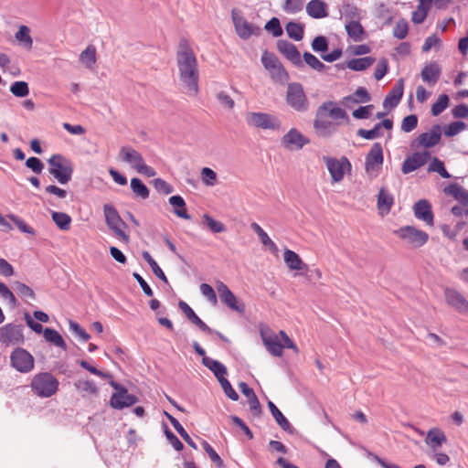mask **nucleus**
<instances>
[{
	"label": "nucleus",
	"mask_w": 468,
	"mask_h": 468,
	"mask_svg": "<svg viewBox=\"0 0 468 468\" xmlns=\"http://www.w3.org/2000/svg\"><path fill=\"white\" fill-rule=\"evenodd\" d=\"M179 79L189 95L198 92V65L192 47L186 38H181L176 51Z\"/></svg>",
	"instance_id": "f257e3e1"
},
{
	"label": "nucleus",
	"mask_w": 468,
	"mask_h": 468,
	"mask_svg": "<svg viewBox=\"0 0 468 468\" xmlns=\"http://www.w3.org/2000/svg\"><path fill=\"white\" fill-rule=\"evenodd\" d=\"M326 117L335 121L345 120L346 122H349V117L344 109L338 107L335 101H324L318 107L314 121V128L318 136L330 137L337 131L339 123L327 121L325 120Z\"/></svg>",
	"instance_id": "f03ea898"
},
{
	"label": "nucleus",
	"mask_w": 468,
	"mask_h": 468,
	"mask_svg": "<svg viewBox=\"0 0 468 468\" xmlns=\"http://www.w3.org/2000/svg\"><path fill=\"white\" fill-rule=\"evenodd\" d=\"M58 380L50 372L36 374L30 383L31 390L39 398H50L58 389Z\"/></svg>",
	"instance_id": "7ed1b4c3"
},
{
	"label": "nucleus",
	"mask_w": 468,
	"mask_h": 468,
	"mask_svg": "<svg viewBox=\"0 0 468 468\" xmlns=\"http://www.w3.org/2000/svg\"><path fill=\"white\" fill-rule=\"evenodd\" d=\"M49 165L48 172L52 175L59 184H68L72 177L73 166L70 160L64 157L62 154H56L49 157L48 160Z\"/></svg>",
	"instance_id": "20e7f679"
},
{
	"label": "nucleus",
	"mask_w": 468,
	"mask_h": 468,
	"mask_svg": "<svg viewBox=\"0 0 468 468\" xmlns=\"http://www.w3.org/2000/svg\"><path fill=\"white\" fill-rule=\"evenodd\" d=\"M285 101L287 105L297 112H306L310 109V101L303 86L299 82H291L287 86Z\"/></svg>",
	"instance_id": "39448f33"
},
{
	"label": "nucleus",
	"mask_w": 468,
	"mask_h": 468,
	"mask_svg": "<svg viewBox=\"0 0 468 468\" xmlns=\"http://www.w3.org/2000/svg\"><path fill=\"white\" fill-rule=\"evenodd\" d=\"M109 384L115 390L110 399V406L112 409L122 410L138 402V398L135 395L130 394L124 386L114 381L112 378L110 379Z\"/></svg>",
	"instance_id": "423d86ee"
},
{
	"label": "nucleus",
	"mask_w": 468,
	"mask_h": 468,
	"mask_svg": "<svg viewBox=\"0 0 468 468\" xmlns=\"http://www.w3.org/2000/svg\"><path fill=\"white\" fill-rule=\"evenodd\" d=\"M105 222L107 226L118 236L125 244L129 243L130 237L122 229L126 228V223L120 217L117 209L111 204L103 206Z\"/></svg>",
	"instance_id": "0eeeda50"
},
{
	"label": "nucleus",
	"mask_w": 468,
	"mask_h": 468,
	"mask_svg": "<svg viewBox=\"0 0 468 468\" xmlns=\"http://www.w3.org/2000/svg\"><path fill=\"white\" fill-rule=\"evenodd\" d=\"M246 122L249 126L265 130H280L282 127V122L278 117L265 112H248Z\"/></svg>",
	"instance_id": "6e6552de"
},
{
	"label": "nucleus",
	"mask_w": 468,
	"mask_h": 468,
	"mask_svg": "<svg viewBox=\"0 0 468 468\" xmlns=\"http://www.w3.org/2000/svg\"><path fill=\"white\" fill-rule=\"evenodd\" d=\"M11 366L20 373H28L34 368L35 359L25 348L16 347L10 355Z\"/></svg>",
	"instance_id": "1a4fd4ad"
},
{
	"label": "nucleus",
	"mask_w": 468,
	"mask_h": 468,
	"mask_svg": "<svg viewBox=\"0 0 468 468\" xmlns=\"http://www.w3.org/2000/svg\"><path fill=\"white\" fill-rule=\"evenodd\" d=\"M25 342L23 325L9 323L0 327V343L5 346L22 345Z\"/></svg>",
	"instance_id": "9d476101"
},
{
	"label": "nucleus",
	"mask_w": 468,
	"mask_h": 468,
	"mask_svg": "<svg viewBox=\"0 0 468 468\" xmlns=\"http://www.w3.org/2000/svg\"><path fill=\"white\" fill-rule=\"evenodd\" d=\"M394 233L415 248L421 247L429 239V235L425 231L417 229L412 226L402 227L395 230Z\"/></svg>",
	"instance_id": "9b49d317"
},
{
	"label": "nucleus",
	"mask_w": 468,
	"mask_h": 468,
	"mask_svg": "<svg viewBox=\"0 0 468 468\" xmlns=\"http://www.w3.org/2000/svg\"><path fill=\"white\" fill-rule=\"evenodd\" d=\"M323 161L326 165L333 183H338L344 178L346 168L351 169V164L346 156H343L340 159L324 156Z\"/></svg>",
	"instance_id": "f8f14e48"
},
{
	"label": "nucleus",
	"mask_w": 468,
	"mask_h": 468,
	"mask_svg": "<svg viewBox=\"0 0 468 468\" xmlns=\"http://www.w3.org/2000/svg\"><path fill=\"white\" fill-rule=\"evenodd\" d=\"M235 30L241 39H249L251 36H259L261 27L249 23L242 16L237 14L234 10L231 14Z\"/></svg>",
	"instance_id": "ddd939ff"
},
{
	"label": "nucleus",
	"mask_w": 468,
	"mask_h": 468,
	"mask_svg": "<svg viewBox=\"0 0 468 468\" xmlns=\"http://www.w3.org/2000/svg\"><path fill=\"white\" fill-rule=\"evenodd\" d=\"M216 288L221 302L225 303L229 308L239 314H243L245 312V304L238 301L235 294L223 282L218 281L216 283Z\"/></svg>",
	"instance_id": "4468645a"
},
{
	"label": "nucleus",
	"mask_w": 468,
	"mask_h": 468,
	"mask_svg": "<svg viewBox=\"0 0 468 468\" xmlns=\"http://www.w3.org/2000/svg\"><path fill=\"white\" fill-rule=\"evenodd\" d=\"M310 140L296 128L290 129L281 139L282 145L287 150H301Z\"/></svg>",
	"instance_id": "2eb2a0df"
},
{
	"label": "nucleus",
	"mask_w": 468,
	"mask_h": 468,
	"mask_svg": "<svg viewBox=\"0 0 468 468\" xmlns=\"http://www.w3.org/2000/svg\"><path fill=\"white\" fill-rule=\"evenodd\" d=\"M441 137V128L439 124L431 126V130L427 133H420L412 143V148H418L423 146L425 148H431L440 143Z\"/></svg>",
	"instance_id": "dca6fc26"
},
{
	"label": "nucleus",
	"mask_w": 468,
	"mask_h": 468,
	"mask_svg": "<svg viewBox=\"0 0 468 468\" xmlns=\"http://www.w3.org/2000/svg\"><path fill=\"white\" fill-rule=\"evenodd\" d=\"M277 48L295 67L303 68V61L296 46L288 40L280 39L277 41Z\"/></svg>",
	"instance_id": "f3484780"
},
{
	"label": "nucleus",
	"mask_w": 468,
	"mask_h": 468,
	"mask_svg": "<svg viewBox=\"0 0 468 468\" xmlns=\"http://www.w3.org/2000/svg\"><path fill=\"white\" fill-rule=\"evenodd\" d=\"M413 213L417 219L423 221L427 226H434V215L431 205L427 199H420L413 206Z\"/></svg>",
	"instance_id": "a211bd4d"
},
{
	"label": "nucleus",
	"mask_w": 468,
	"mask_h": 468,
	"mask_svg": "<svg viewBox=\"0 0 468 468\" xmlns=\"http://www.w3.org/2000/svg\"><path fill=\"white\" fill-rule=\"evenodd\" d=\"M384 162L383 148L380 143H375L365 160V169L367 172L374 171L382 166Z\"/></svg>",
	"instance_id": "6ab92c4d"
},
{
	"label": "nucleus",
	"mask_w": 468,
	"mask_h": 468,
	"mask_svg": "<svg viewBox=\"0 0 468 468\" xmlns=\"http://www.w3.org/2000/svg\"><path fill=\"white\" fill-rule=\"evenodd\" d=\"M261 336L262 342L270 354L274 356H281L282 355L283 346L281 343L277 335L269 329H261Z\"/></svg>",
	"instance_id": "aec40b11"
},
{
	"label": "nucleus",
	"mask_w": 468,
	"mask_h": 468,
	"mask_svg": "<svg viewBox=\"0 0 468 468\" xmlns=\"http://www.w3.org/2000/svg\"><path fill=\"white\" fill-rule=\"evenodd\" d=\"M118 159L129 164L136 171L144 162L143 155L137 150L128 145L121 147Z\"/></svg>",
	"instance_id": "412c9836"
},
{
	"label": "nucleus",
	"mask_w": 468,
	"mask_h": 468,
	"mask_svg": "<svg viewBox=\"0 0 468 468\" xmlns=\"http://www.w3.org/2000/svg\"><path fill=\"white\" fill-rule=\"evenodd\" d=\"M429 158L430 153L427 151L412 154L410 156L404 160L401 167L402 173L407 175L417 170L418 168L424 165L428 162Z\"/></svg>",
	"instance_id": "4be33fe9"
},
{
	"label": "nucleus",
	"mask_w": 468,
	"mask_h": 468,
	"mask_svg": "<svg viewBox=\"0 0 468 468\" xmlns=\"http://www.w3.org/2000/svg\"><path fill=\"white\" fill-rule=\"evenodd\" d=\"M445 299L447 303L454 307L459 313L468 314V301L458 291L446 289Z\"/></svg>",
	"instance_id": "5701e85b"
},
{
	"label": "nucleus",
	"mask_w": 468,
	"mask_h": 468,
	"mask_svg": "<svg viewBox=\"0 0 468 468\" xmlns=\"http://www.w3.org/2000/svg\"><path fill=\"white\" fill-rule=\"evenodd\" d=\"M375 62V58L372 57H364L359 58H352L348 60L346 63H337L335 67L338 70L345 69L346 68L355 70V71H362L372 66Z\"/></svg>",
	"instance_id": "b1692460"
},
{
	"label": "nucleus",
	"mask_w": 468,
	"mask_h": 468,
	"mask_svg": "<svg viewBox=\"0 0 468 468\" xmlns=\"http://www.w3.org/2000/svg\"><path fill=\"white\" fill-rule=\"evenodd\" d=\"M404 90V81L402 79L399 80L394 85L392 90L388 93L383 101V106L385 108L393 109L399 103Z\"/></svg>",
	"instance_id": "393cba45"
},
{
	"label": "nucleus",
	"mask_w": 468,
	"mask_h": 468,
	"mask_svg": "<svg viewBox=\"0 0 468 468\" xmlns=\"http://www.w3.org/2000/svg\"><path fill=\"white\" fill-rule=\"evenodd\" d=\"M178 307L185 314L186 318L195 325H197L201 331L207 334L212 333L211 328L198 317V315L185 301L180 300L178 303Z\"/></svg>",
	"instance_id": "a878e982"
},
{
	"label": "nucleus",
	"mask_w": 468,
	"mask_h": 468,
	"mask_svg": "<svg viewBox=\"0 0 468 468\" xmlns=\"http://www.w3.org/2000/svg\"><path fill=\"white\" fill-rule=\"evenodd\" d=\"M239 388L241 393L247 397L250 410L252 411L253 415L260 416L261 414V406L254 390L245 382H240Z\"/></svg>",
	"instance_id": "bb28decb"
},
{
	"label": "nucleus",
	"mask_w": 468,
	"mask_h": 468,
	"mask_svg": "<svg viewBox=\"0 0 468 468\" xmlns=\"http://www.w3.org/2000/svg\"><path fill=\"white\" fill-rule=\"evenodd\" d=\"M306 12L315 19L326 17L328 16L327 5L322 0H311L306 5Z\"/></svg>",
	"instance_id": "cd10ccee"
},
{
	"label": "nucleus",
	"mask_w": 468,
	"mask_h": 468,
	"mask_svg": "<svg viewBox=\"0 0 468 468\" xmlns=\"http://www.w3.org/2000/svg\"><path fill=\"white\" fill-rule=\"evenodd\" d=\"M202 364L213 372L218 381L225 378V376L228 373L227 367L221 362L208 356H204L202 358Z\"/></svg>",
	"instance_id": "c85d7f7f"
},
{
	"label": "nucleus",
	"mask_w": 468,
	"mask_h": 468,
	"mask_svg": "<svg viewBox=\"0 0 468 468\" xmlns=\"http://www.w3.org/2000/svg\"><path fill=\"white\" fill-rule=\"evenodd\" d=\"M74 387L82 397L97 396L99 393V388L92 380L78 379L74 382Z\"/></svg>",
	"instance_id": "c756f323"
},
{
	"label": "nucleus",
	"mask_w": 468,
	"mask_h": 468,
	"mask_svg": "<svg viewBox=\"0 0 468 468\" xmlns=\"http://www.w3.org/2000/svg\"><path fill=\"white\" fill-rule=\"evenodd\" d=\"M441 76V68L435 63L426 65L421 70V78L430 84H435Z\"/></svg>",
	"instance_id": "7c9ffc66"
},
{
	"label": "nucleus",
	"mask_w": 468,
	"mask_h": 468,
	"mask_svg": "<svg viewBox=\"0 0 468 468\" xmlns=\"http://www.w3.org/2000/svg\"><path fill=\"white\" fill-rule=\"evenodd\" d=\"M284 261L290 270L301 271L307 268V265L303 263L300 256L289 249H286L284 251Z\"/></svg>",
	"instance_id": "2f4dec72"
},
{
	"label": "nucleus",
	"mask_w": 468,
	"mask_h": 468,
	"mask_svg": "<svg viewBox=\"0 0 468 468\" xmlns=\"http://www.w3.org/2000/svg\"><path fill=\"white\" fill-rule=\"evenodd\" d=\"M165 416L170 421L175 430L178 432V434L182 437V439L193 449H197L196 442L192 440L189 434L186 431L184 427L180 424V422L170 413L167 411L164 412Z\"/></svg>",
	"instance_id": "473e14b6"
},
{
	"label": "nucleus",
	"mask_w": 468,
	"mask_h": 468,
	"mask_svg": "<svg viewBox=\"0 0 468 468\" xmlns=\"http://www.w3.org/2000/svg\"><path fill=\"white\" fill-rule=\"evenodd\" d=\"M445 192L452 196L461 205L468 206V190L458 184H451L445 188Z\"/></svg>",
	"instance_id": "72a5a7b5"
},
{
	"label": "nucleus",
	"mask_w": 468,
	"mask_h": 468,
	"mask_svg": "<svg viewBox=\"0 0 468 468\" xmlns=\"http://www.w3.org/2000/svg\"><path fill=\"white\" fill-rule=\"evenodd\" d=\"M169 204L175 207L174 213L181 218L190 219L191 216L186 211V202L184 198L179 196H172L169 197Z\"/></svg>",
	"instance_id": "f704fd0d"
},
{
	"label": "nucleus",
	"mask_w": 468,
	"mask_h": 468,
	"mask_svg": "<svg viewBox=\"0 0 468 468\" xmlns=\"http://www.w3.org/2000/svg\"><path fill=\"white\" fill-rule=\"evenodd\" d=\"M394 203V198L386 189L381 188L378 195V208L382 214H388Z\"/></svg>",
	"instance_id": "c9c22d12"
},
{
	"label": "nucleus",
	"mask_w": 468,
	"mask_h": 468,
	"mask_svg": "<svg viewBox=\"0 0 468 468\" xmlns=\"http://www.w3.org/2000/svg\"><path fill=\"white\" fill-rule=\"evenodd\" d=\"M268 407L277 424L285 431H292V425L289 420L284 417L281 410L275 406V404L269 400Z\"/></svg>",
	"instance_id": "e433bc0d"
},
{
	"label": "nucleus",
	"mask_w": 468,
	"mask_h": 468,
	"mask_svg": "<svg viewBox=\"0 0 468 468\" xmlns=\"http://www.w3.org/2000/svg\"><path fill=\"white\" fill-rule=\"evenodd\" d=\"M346 30L350 38L358 42L364 39L365 30L358 21L352 20L346 25Z\"/></svg>",
	"instance_id": "4c0bfd02"
},
{
	"label": "nucleus",
	"mask_w": 468,
	"mask_h": 468,
	"mask_svg": "<svg viewBox=\"0 0 468 468\" xmlns=\"http://www.w3.org/2000/svg\"><path fill=\"white\" fill-rule=\"evenodd\" d=\"M447 441V438L443 431L439 429L430 430L427 433L426 442L432 449L440 447Z\"/></svg>",
	"instance_id": "58836bf2"
},
{
	"label": "nucleus",
	"mask_w": 468,
	"mask_h": 468,
	"mask_svg": "<svg viewBox=\"0 0 468 468\" xmlns=\"http://www.w3.org/2000/svg\"><path fill=\"white\" fill-rule=\"evenodd\" d=\"M250 229L258 235L261 243L272 251L277 250L276 244L271 239L266 231L256 222L250 224Z\"/></svg>",
	"instance_id": "ea45409f"
},
{
	"label": "nucleus",
	"mask_w": 468,
	"mask_h": 468,
	"mask_svg": "<svg viewBox=\"0 0 468 468\" xmlns=\"http://www.w3.org/2000/svg\"><path fill=\"white\" fill-rule=\"evenodd\" d=\"M45 339L58 347L66 350L67 345L60 334L52 328H45L43 331Z\"/></svg>",
	"instance_id": "a19ab883"
},
{
	"label": "nucleus",
	"mask_w": 468,
	"mask_h": 468,
	"mask_svg": "<svg viewBox=\"0 0 468 468\" xmlns=\"http://www.w3.org/2000/svg\"><path fill=\"white\" fill-rule=\"evenodd\" d=\"M15 37L26 48H27V49L32 48L33 39L30 36V29L28 27H27L25 25L20 26L17 32L15 34Z\"/></svg>",
	"instance_id": "79ce46f5"
},
{
	"label": "nucleus",
	"mask_w": 468,
	"mask_h": 468,
	"mask_svg": "<svg viewBox=\"0 0 468 468\" xmlns=\"http://www.w3.org/2000/svg\"><path fill=\"white\" fill-rule=\"evenodd\" d=\"M288 37L295 41H300L303 37L304 27L302 24L290 21L285 26Z\"/></svg>",
	"instance_id": "37998d69"
},
{
	"label": "nucleus",
	"mask_w": 468,
	"mask_h": 468,
	"mask_svg": "<svg viewBox=\"0 0 468 468\" xmlns=\"http://www.w3.org/2000/svg\"><path fill=\"white\" fill-rule=\"evenodd\" d=\"M303 61L312 69L318 72H324L328 69V67L319 60L314 55L307 51L303 54Z\"/></svg>",
	"instance_id": "c03bdc74"
},
{
	"label": "nucleus",
	"mask_w": 468,
	"mask_h": 468,
	"mask_svg": "<svg viewBox=\"0 0 468 468\" xmlns=\"http://www.w3.org/2000/svg\"><path fill=\"white\" fill-rule=\"evenodd\" d=\"M142 256L144 260L149 264L151 267L153 272L155 276H157L160 280H162L164 282L167 283L168 280L163 271V270L159 267L157 262L154 260V258L151 256V254L148 251H144L142 253Z\"/></svg>",
	"instance_id": "a18cd8bd"
},
{
	"label": "nucleus",
	"mask_w": 468,
	"mask_h": 468,
	"mask_svg": "<svg viewBox=\"0 0 468 468\" xmlns=\"http://www.w3.org/2000/svg\"><path fill=\"white\" fill-rule=\"evenodd\" d=\"M51 217L55 224L61 230H69L70 229L71 218L67 213L53 211Z\"/></svg>",
	"instance_id": "49530a36"
},
{
	"label": "nucleus",
	"mask_w": 468,
	"mask_h": 468,
	"mask_svg": "<svg viewBox=\"0 0 468 468\" xmlns=\"http://www.w3.org/2000/svg\"><path fill=\"white\" fill-rule=\"evenodd\" d=\"M131 188L135 196L143 199L149 197L150 191L141 179L137 177L132 178Z\"/></svg>",
	"instance_id": "de8ad7c7"
},
{
	"label": "nucleus",
	"mask_w": 468,
	"mask_h": 468,
	"mask_svg": "<svg viewBox=\"0 0 468 468\" xmlns=\"http://www.w3.org/2000/svg\"><path fill=\"white\" fill-rule=\"evenodd\" d=\"M345 100L355 103H364L368 102L371 100V96L366 88L359 87L353 94L346 97Z\"/></svg>",
	"instance_id": "09e8293b"
},
{
	"label": "nucleus",
	"mask_w": 468,
	"mask_h": 468,
	"mask_svg": "<svg viewBox=\"0 0 468 468\" xmlns=\"http://www.w3.org/2000/svg\"><path fill=\"white\" fill-rule=\"evenodd\" d=\"M80 59L88 68H90L96 62V49L93 46H88L80 55Z\"/></svg>",
	"instance_id": "8fccbe9b"
},
{
	"label": "nucleus",
	"mask_w": 468,
	"mask_h": 468,
	"mask_svg": "<svg viewBox=\"0 0 468 468\" xmlns=\"http://www.w3.org/2000/svg\"><path fill=\"white\" fill-rule=\"evenodd\" d=\"M466 127H467V125H466L465 122H461V121H457V122H453L449 123L444 128L443 133H444L445 136L452 137V136L457 135L461 132L464 131L466 129Z\"/></svg>",
	"instance_id": "3c124183"
},
{
	"label": "nucleus",
	"mask_w": 468,
	"mask_h": 468,
	"mask_svg": "<svg viewBox=\"0 0 468 468\" xmlns=\"http://www.w3.org/2000/svg\"><path fill=\"white\" fill-rule=\"evenodd\" d=\"M429 171L438 173L442 178L448 179L451 178V175L445 169L444 164L442 161L434 157L429 165Z\"/></svg>",
	"instance_id": "603ef678"
},
{
	"label": "nucleus",
	"mask_w": 468,
	"mask_h": 468,
	"mask_svg": "<svg viewBox=\"0 0 468 468\" xmlns=\"http://www.w3.org/2000/svg\"><path fill=\"white\" fill-rule=\"evenodd\" d=\"M11 93L19 98H23L28 95L29 88L26 81H15L10 87Z\"/></svg>",
	"instance_id": "864d4df0"
},
{
	"label": "nucleus",
	"mask_w": 468,
	"mask_h": 468,
	"mask_svg": "<svg viewBox=\"0 0 468 468\" xmlns=\"http://www.w3.org/2000/svg\"><path fill=\"white\" fill-rule=\"evenodd\" d=\"M449 105V97L446 94H441L438 100L431 106V114L433 116L440 115Z\"/></svg>",
	"instance_id": "5fc2aeb1"
},
{
	"label": "nucleus",
	"mask_w": 468,
	"mask_h": 468,
	"mask_svg": "<svg viewBox=\"0 0 468 468\" xmlns=\"http://www.w3.org/2000/svg\"><path fill=\"white\" fill-rule=\"evenodd\" d=\"M269 71L271 79L275 81L284 82L289 78L288 73L281 62H279L275 68H271Z\"/></svg>",
	"instance_id": "6e6d98bb"
},
{
	"label": "nucleus",
	"mask_w": 468,
	"mask_h": 468,
	"mask_svg": "<svg viewBox=\"0 0 468 468\" xmlns=\"http://www.w3.org/2000/svg\"><path fill=\"white\" fill-rule=\"evenodd\" d=\"M202 446L205 450V452L207 453L210 460L218 467L222 468L224 466L223 460L221 457L218 454V452L213 449V447L207 441H202Z\"/></svg>",
	"instance_id": "4d7b16f0"
},
{
	"label": "nucleus",
	"mask_w": 468,
	"mask_h": 468,
	"mask_svg": "<svg viewBox=\"0 0 468 468\" xmlns=\"http://www.w3.org/2000/svg\"><path fill=\"white\" fill-rule=\"evenodd\" d=\"M203 219L213 233H221L226 231L225 225L222 222L214 219L208 214H204Z\"/></svg>",
	"instance_id": "13d9d810"
},
{
	"label": "nucleus",
	"mask_w": 468,
	"mask_h": 468,
	"mask_svg": "<svg viewBox=\"0 0 468 468\" xmlns=\"http://www.w3.org/2000/svg\"><path fill=\"white\" fill-rule=\"evenodd\" d=\"M312 49L316 53H324L328 50V40L324 36H317L312 41Z\"/></svg>",
	"instance_id": "bf43d9fd"
},
{
	"label": "nucleus",
	"mask_w": 468,
	"mask_h": 468,
	"mask_svg": "<svg viewBox=\"0 0 468 468\" xmlns=\"http://www.w3.org/2000/svg\"><path fill=\"white\" fill-rule=\"evenodd\" d=\"M409 32L408 22L405 19H400L397 22L394 29L393 36L398 39H404Z\"/></svg>",
	"instance_id": "052dcab7"
},
{
	"label": "nucleus",
	"mask_w": 468,
	"mask_h": 468,
	"mask_svg": "<svg viewBox=\"0 0 468 468\" xmlns=\"http://www.w3.org/2000/svg\"><path fill=\"white\" fill-rule=\"evenodd\" d=\"M303 7V0H285L283 11L288 14H296Z\"/></svg>",
	"instance_id": "680f3d73"
},
{
	"label": "nucleus",
	"mask_w": 468,
	"mask_h": 468,
	"mask_svg": "<svg viewBox=\"0 0 468 468\" xmlns=\"http://www.w3.org/2000/svg\"><path fill=\"white\" fill-rule=\"evenodd\" d=\"M279 62V58L273 53L267 50L262 53L261 63L267 70H270L271 68H275Z\"/></svg>",
	"instance_id": "e2e57ef3"
},
{
	"label": "nucleus",
	"mask_w": 468,
	"mask_h": 468,
	"mask_svg": "<svg viewBox=\"0 0 468 468\" xmlns=\"http://www.w3.org/2000/svg\"><path fill=\"white\" fill-rule=\"evenodd\" d=\"M264 28L267 31L271 32L272 36L275 37L282 36L283 33L280 20L277 17H272L271 20H269L266 23Z\"/></svg>",
	"instance_id": "0e129e2a"
},
{
	"label": "nucleus",
	"mask_w": 468,
	"mask_h": 468,
	"mask_svg": "<svg viewBox=\"0 0 468 468\" xmlns=\"http://www.w3.org/2000/svg\"><path fill=\"white\" fill-rule=\"evenodd\" d=\"M154 187L159 193L168 195L174 192V186L162 178H155L153 181Z\"/></svg>",
	"instance_id": "69168bd1"
},
{
	"label": "nucleus",
	"mask_w": 468,
	"mask_h": 468,
	"mask_svg": "<svg viewBox=\"0 0 468 468\" xmlns=\"http://www.w3.org/2000/svg\"><path fill=\"white\" fill-rule=\"evenodd\" d=\"M201 178L206 186H212L216 184L217 174L214 170L209 167H204L201 170Z\"/></svg>",
	"instance_id": "338daca9"
},
{
	"label": "nucleus",
	"mask_w": 468,
	"mask_h": 468,
	"mask_svg": "<svg viewBox=\"0 0 468 468\" xmlns=\"http://www.w3.org/2000/svg\"><path fill=\"white\" fill-rule=\"evenodd\" d=\"M418 125V117L415 114H410L403 118L401 122V130L405 133L413 131Z\"/></svg>",
	"instance_id": "774afa93"
}]
</instances>
